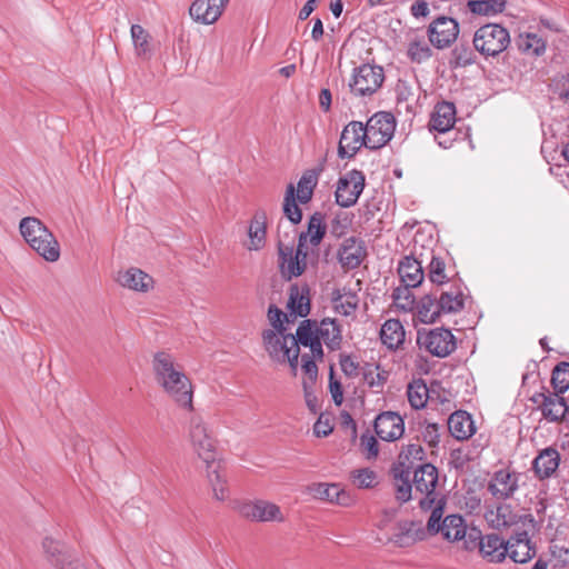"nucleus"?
<instances>
[{"instance_id":"1","label":"nucleus","mask_w":569,"mask_h":569,"mask_svg":"<svg viewBox=\"0 0 569 569\" xmlns=\"http://www.w3.org/2000/svg\"><path fill=\"white\" fill-rule=\"evenodd\" d=\"M152 371L157 385L180 408L193 410V385L183 366L167 351L153 355Z\"/></svg>"},{"instance_id":"2","label":"nucleus","mask_w":569,"mask_h":569,"mask_svg":"<svg viewBox=\"0 0 569 569\" xmlns=\"http://www.w3.org/2000/svg\"><path fill=\"white\" fill-rule=\"evenodd\" d=\"M297 336L299 342L309 347L312 356L320 360L323 358L322 343L335 351L340 349L342 342L341 328L337 320L330 318L319 323L311 320L302 321L297 329Z\"/></svg>"},{"instance_id":"3","label":"nucleus","mask_w":569,"mask_h":569,"mask_svg":"<svg viewBox=\"0 0 569 569\" xmlns=\"http://www.w3.org/2000/svg\"><path fill=\"white\" fill-rule=\"evenodd\" d=\"M19 230L26 242L46 261L54 262L60 258L59 242L38 218L21 219Z\"/></svg>"},{"instance_id":"4","label":"nucleus","mask_w":569,"mask_h":569,"mask_svg":"<svg viewBox=\"0 0 569 569\" xmlns=\"http://www.w3.org/2000/svg\"><path fill=\"white\" fill-rule=\"evenodd\" d=\"M262 345L269 357L279 363L288 362L296 370L299 362L298 336L280 329H264Z\"/></svg>"},{"instance_id":"5","label":"nucleus","mask_w":569,"mask_h":569,"mask_svg":"<svg viewBox=\"0 0 569 569\" xmlns=\"http://www.w3.org/2000/svg\"><path fill=\"white\" fill-rule=\"evenodd\" d=\"M188 441L192 452L204 466H213L220 460L217 449V441L201 416L194 415L189 420Z\"/></svg>"},{"instance_id":"6","label":"nucleus","mask_w":569,"mask_h":569,"mask_svg":"<svg viewBox=\"0 0 569 569\" xmlns=\"http://www.w3.org/2000/svg\"><path fill=\"white\" fill-rule=\"evenodd\" d=\"M431 510L427 522L428 533L441 532L442 537L451 542L468 539L469 531H467L465 519L460 515H449L441 521L443 515L441 500Z\"/></svg>"},{"instance_id":"7","label":"nucleus","mask_w":569,"mask_h":569,"mask_svg":"<svg viewBox=\"0 0 569 569\" xmlns=\"http://www.w3.org/2000/svg\"><path fill=\"white\" fill-rule=\"evenodd\" d=\"M319 253L297 247L279 244V269L283 278L291 280L301 276L308 263L315 264Z\"/></svg>"},{"instance_id":"8","label":"nucleus","mask_w":569,"mask_h":569,"mask_svg":"<svg viewBox=\"0 0 569 569\" xmlns=\"http://www.w3.org/2000/svg\"><path fill=\"white\" fill-rule=\"evenodd\" d=\"M413 488L416 493L423 495L419 500L422 510H431L440 499H437L438 469L431 463L420 465L413 472Z\"/></svg>"},{"instance_id":"9","label":"nucleus","mask_w":569,"mask_h":569,"mask_svg":"<svg viewBox=\"0 0 569 569\" xmlns=\"http://www.w3.org/2000/svg\"><path fill=\"white\" fill-rule=\"evenodd\" d=\"M367 133V148L380 149L393 137L396 119L390 112L379 111L370 117L365 124Z\"/></svg>"},{"instance_id":"10","label":"nucleus","mask_w":569,"mask_h":569,"mask_svg":"<svg viewBox=\"0 0 569 569\" xmlns=\"http://www.w3.org/2000/svg\"><path fill=\"white\" fill-rule=\"evenodd\" d=\"M383 80L385 72L381 67L365 63L355 68L349 87L355 96H371L382 86Z\"/></svg>"},{"instance_id":"11","label":"nucleus","mask_w":569,"mask_h":569,"mask_svg":"<svg viewBox=\"0 0 569 569\" xmlns=\"http://www.w3.org/2000/svg\"><path fill=\"white\" fill-rule=\"evenodd\" d=\"M417 342L435 357L445 358L456 349L452 332L445 328H435L426 332H418Z\"/></svg>"},{"instance_id":"12","label":"nucleus","mask_w":569,"mask_h":569,"mask_svg":"<svg viewBox=\"0 0 569 569\" xmlns=\"http://www.w3.org/2000/svg\"><path fill=\"white\" fill-rule=\"evenodd\" d=\"M365 188V174L359 170L348 171L337 182L336 202L341 208H350L358 201Z\"/></svg>"},{"instance_id":"13","label":"nucleus","mask_w":569,"mask_h":569,"mask_svg":"<svg viewBox=\"0 0 569 569\" xmlns=\"http://www.w3.org/2000/svg\"><path fill=\"white\" fill-rule=\"evenodd\" d=\"M241 517L256 522H283L286 517L281 508L267 500H254L241 503L238 507Z\"/></svg>"},{"instance_id":"14","label":"nucleus","mask_w":569,"mask_h":569,"mask_svg":"<svg viewBox=\"0 0 569 569\" xmlns=\"http://www.w3.org/2000/svg\"><path fill=\"white\" fill-rule=\"evenodd\" d=\"M361 147L367 148V133L361 121H351L342 130L338 156L341 159L352 158Z\"/></svg>"},{"instance_id":"15","label":"nucleus","mask_w":569,"mask_h":569,"mask_svg":"<svg viewBox=\"0 0 569 569\" xmlns=\"http://www.w3.org/2000/svg\"><path fill=\"white\" fill-rule=\"evenodd\" d=\"M500 561L508 556L513 562L526 563L536 555V548L527 531H520L512 535L506 542H500Z\"/></svg>"},{"instance_id":"16","label":"nucleus","mask_w":569,"mask_h":569,"mask_svg":"<svg viewBox=\"0 0 569 569\" xmlns=\"http://www.w3.org/2000/svg\"><path fill=\"white\" fill-rule=\"evenodd\" d=\"M531 400L549 422L569 421V405L558 393H537Z\"/></svg>"},{"instance_id":"17","label":"nucleus","mask_w":569,"mask_h":569,"mask_svg":"<svg viewBox=\"0 0 569 569\" xmlns=\"http://www.w3.org/2000/svg\"><path fill=\"white\" fill-rule=\"evenodd\" d=\"M459 34V24L453 18L438 17L428 28L429 41L437 49L449 47Z\"/></svg>"},{"instance_id":"18","label":"nucleus","mask_w":569,"mask_h":569,"mask_svg":"<svg viewBox=\"0 0 569 569\" xmlns=\"http://www.w3.org/2000/svg\"><path fill=\"white\" fill-rule=\"evenodd\" d=\"M373 427L377 436L388 442L399 440L405 433V421L395 411H385L378 415Z\"/></svg>"},{"instance_id":"19","label":"nucleus","mask_w":569,"mask_h":569,"mask_svg":"<svg viewBox=\"0 0 569 569\" xmlns=\"http://www.w3.org/2000/svg\"><path fill=\"white\" fill-rule=\"evenodd\" d=\"M229 0H194L190 6V17L199 23L212 24L222 14Z\"/></svg>"},{"instance_id":"20","label":"nucleus","mask_w":569,"mask_h":569,"mask_svg":"<svg viewBox=\"0 0 569 569\" xmlns=\"http://www.w3.org/2000/svg\"><path fill=\"white\" fill-rule=\"evenodd\" d=\"M465 548L467 550H473L479 548V551L483 559L489 562H498V535L490 533L485 537L476 528H471L468 533V539L465 540Z\"/></svg>"},{"instance_id":"21","label":"nucleus","mask_w":569,"mask_h":569,"mask_svg":"<svg viewBox=\"0 0 569 569\" xmlns=\"http://www.w3.org/2000/svg\"><path fill=\"white\" fill-rule=\"evenodd\" d=\"M116 280L121 287L140 293L149 292L154 287L153 278L136 267L119 271Z\"/></svg>"},{"instance_id":"22","label":"nucleus","mask_w":569,"mask_h":569,"mask_svg":"<svg viewBox=\"0 0 569 569\" xmlns=\"http://www.w3.org/2000/svg\"><path fill=\"white\" fill-rule=\"evenodd\" d=\"M313 498L326 500L343 507L353 503V498L338 483H312L308 488Z\"/></svg>"},{"instance_id":"23","label":"nucleus","mask_w":569,"mask_h":569,"mask_svg":"<svg viewBox=\"0 0 569 569\" xmlns=\"http://www.w3.org/2000/svg\"><path fill=\"white\" fill-rule=\"evenodd\" d=\"M560 465V452L555 447H547L538 452L532 461V470L539 480L553 477Z\"/></svg>"},{"instance_id":"24","label":"nucleus","mask_w":569,"mask_h":569,"mask_svg":"<svg viewBox=\"0 0 569 569\" xmlns=\"http://www.w3.org/2000/svg\"><path fill=\"white\" fill-rule=\"evenodd\" d=\"M327 231V226L320 213H315L308 221L307 231L301 232L298 239L299 248L318 253V246L322 241Z\"/></svg>"},{"instance_id":"25","label":"nucleus","mask_w":569,"mask_h":569,"mask_svg":"<svg viewBox=\"0 0 569 569\" xmlns=\"http://www.w3.org/2000/svg\"><path fill=\"white\" fill-rule=\"evenodd\" d=\"M366 256L367 251L363 241L355 237L345 239L338 251L339 262L346 269L358 268Z\"/></svg>"},{"instance_id":"26","label":"nucleus","mask_w":569,"mask_h":569,"mask_svg":"<svg viewBox=\"0 0 569 569\" xmlns=\"http://www.w3.org/2000/svg\"><path fill=\"white\" fill-rule=\"evenodd\" d=\"M473 46L483 57H498V23L480 27L473 37Z\"/></svg>"},{"instance_id":"27","label":"nucleus","mask_w":569,"mask_h":569,"mask_svg":"<svg viewBox=\"0 0 569 569\" xmlns=\"http://www.w3.org/2000/svg\"><path fill=\"white\" fill-rule=\"evenodd\" d=\"M456 122V107L452 102H440L435 107L429 121L430 131L449 132Z\"/></svg>"},{"instance_id":"28","label":"nucleus","mask_w":569,"mask_h":569,"mask_svg":"<svg viewBox=\"0 0 569 569\" xmlns=\"http://www.w3.org/2000/svg\"><path fill=\"white\" fill-rule=\"evenodd\" d=\"M213 466L206 467V476L212 489L214 499L226 501L229 498L230 491L227 480V472L223 469L221 461H214Z\"/></svg>"},{"instance_id":"29","label":"nucleus","mask_w":569,"mask_h":569,"mask_svg":"<svg viewBox=\"0 0 569 569\" xmlns=\"http://www.w3.org/2000/svg\"><path fill=\"white\" fill-rule=\"evenodd\" d=\"M398 273L403 286L416 288L421 284L425 277L422 261L412 256H406L398 264Z\"/></svg>"},{"instance_id":"30","label":"nucleus","mask_w":569,"mask_h":569,"mask_svg":"<svg viewBox=\"0 0 569 569\" xmlns=\"http://www.w3.org/2000/svg\"><path fill=\"white\" fill-rule=\"evenodd\" d=\"M331 302L335 311L341 316H352L359 306V296L348 288H338L331 292Z\"/></svg>"},{"instance_id":"31","label":"nucleus","mask_w":569,"mask_h":569,"mask_svg":"<svg viewBox=\"0 0 569 569\" xmlns=\"http://www.w3.org/2000/svg\"><path fill=\"white\" fill-rule=\"evenodd\" d=\"M448 430L458 440H466L476 431L471 416L461 410L450 415L448 418Z\"/></svg>"},{"instance_id":"32","label":"nucleus","mask_w":569,"mask_h":569,"mask_svg":"<svg viewBox=\"0 0 569 569\" xmlns=\"http://www.w3.org/2000/svg\"><path fill=\"white\" fill-rule=\"evenodd\" d=\"M266 213L262 211L253 216L248 229L249 241L244 244L248 250L259 251L266 246Z\"/></svg>"},{"instance_id":"33","label":"nucleus","mask_w":569,"mask_h":569,"mask_svg":"<svg viewBox=\"0 0 569 569\" xmlns=\"http://www.w3.org/2000/svg\"><path fill=\"white\" fill-rule=\"evenodd\" d=\"M405 329L398 319H388L380 329V340L389 350H397L405 342Z\"/></svg>"},{"instance_id":"34","label":"nucleus","mask_w":569,"mask_h":569,"mask_svg":"<svg viewBox=\"0 0 569 569\" xmlns=\"http://www.w3.org/2000/svg\"><path fill=\"white\" fill-rule=\"evenodd\" d=\"M442 315L457 313L463 308L465 295L460 286L451 284L438 297Z\"/></svg>"},{"instance_id":"35","label":"nucleus","mask_w":569,"mask_h":569,"mask_svg":"<svg viewBox=\"0 0 569 569\" xmlns=\"http://www.w3.org/2000/svg\"><path fill=\"white\" fill-rule=\"evenodd\" d=\"M427 528L425 529L420 522H405L399 527V532L395 535V542L399 546H409L427 537Z\"/></svg>"},{"instance_id":"36","label":"nucleus","mask_w":569,"mask_h":569,"mask_svg":"<svg viewBox=\"0 0 569 569\" xmlns=\"http://www.w3.org/2000/svg\"><path fill=\"white\" fill-rule=\"evenodd\" d=\"M419 319L425 323H431L442 315L438 297L430 295L422 297L416 306Z\"/></svg>"},{"instance_id":"37","label":"nucleus","mask_w":569,"mask_h":569,"mask_svg":"<svg viewBox=\"0 0 569 569\" xmlns=\"http://www.w3.org/2000/svg\"><path fill=\"white\" fill-rule=\"evenodd\" d=\"M43 551L51 565H53L57 569L70 558V550L67 549L61 542L47 537L42 541Z\"/></svg>"},{"instance_id":"38","label":"nucleus","mask_w":569,"mask_h":569,"mask_svg":"<svg viewBox=\"0 0 569 569\" xmlns=\"http://www.w3.org/2000/svg\"><path fill=\"white\" fill-rule=\"evenodd\" d=\"M517 47L522 53L540 57L546 52L547 42L536 33H521L517 39Z\"/></svg>"},{"instance_id":"39","label":"nucleus","mask_w":569,"mask_h":569,"mask_svg":"<svg viewBox=\"0 0 569 569\" xmlns=\"http://www.w3.org/2000/svg\"><path fill=\"white\" fill-rule=\"evenodd\" d=\"M309 290H300L297 286L291 287L288 307L292 313L306 317L310 311Z\"/></svg>"},{"instance_id":"40","label":"nucleus","mask_w":569,"mask_h":569,"mask_svg":"<svg viewBox=\"0 0 569 569\" xmlns=\"http://www.w3.org/2000/svg\"><path fill=\"white\" fill-rule=\"evenodd\" d=\"M396 499L403 503L412 498V485L409 470L395 471Z\"/></svg>"},{"instance_id":"41","label":"nucleus","mask_w":569,"mask_h":569,"mask_svg":"<svg viewBox=\"0 0 569 569\" xmlns=\"http://www.w3.org/2000/svg\"><path fill=\"white\" fill-rule=\"evenodd\" d=\"M407 396L413 409H421L428 401V387L422 380H415L409 383Z\"/></svg>"},{"instance_id":"42","label":"nucleus","mask_w":569,"mask_h":569,"mask_svg":"<svg viewBox=\"0 0 569 569\" xmlns=\"http://www.w3.org/2000/svg\"><path fill=\"white\" fill-rule=\"evenodd\" d=\"M387 379L388 372L382 370L379 366H368L363 372L365 382L373 389L375 392L382 390Z\"/></svg>"},{"instance_id":"43","label":"nucleus","mask_w":569,"mask_h":569,"mask_svg":"<svg viewBox=\"0 0 569 569\" xmlns=\"http://www.w3.org/2000/svg\"><path fill=\"white\" fill-rule=\"evenodd\" d=\"M317 173L316 172H306L302 174L300 180L298 181L297 188V198L301 203H307L311 197L315 187L317 186Z\"/></svg>"},{"instance_id":"44","label":"nucleus","mask_w":569,"mask_h":569,"mask_svg":"<svg viewBox=\"0 0 569 569\" xmlns=\"http://www.w3.org/2000/svg\"><path fill=\"white\" fill-rule=\"evenodd\" d=\"M551 385L555 393L561 395L569 389V362H560L552 370Z\"/></svg>"},{"instance_id":"45","label":"nucleus","mask_w":569,"mask_h":569,"mask_svg":"<svg viewBox=\"0 0 569 569\" xmlns=\"http://www.w3.org/2000/svg\"><path fill=\"white\" fill-rule=\"evenodd\" d=\"M520 475L515 471L500 470V498L507 499L513 497L519 488Z\"/></svg>"},{"instance_id":"46","label":"nucleus","mask_w":569,"mask_h":569,"mask_svg":"<svg viewBox=\"0 0 569 569\" xmlns=\"http://www.w3.org/2000/svg\"><path fill=\"white\" fill-rule=\"evenodd\" d=\"M425 459V450L419 443H409L405 446L399 455V462L406 466L407 469L413 467L416 461H422Z\"/></svg>"},{"instance_id":"47","label":"nucleus","mask_w":569,"mask_h":569,"mask_svg":"<svg viewBox=\"0 0 569 569\" xmlns=\"http://www.w3.org/2000/svg\"><path fill=\"white\" fill-rule=\"evenodd\" d=\"M468 10L480 17H492L498 12V0H468Z\"/></svg>"},{"instance_id":"48","label":"nucleus","mask_w":569,"mask_h":569,"mask_svg":"<svg viewBox=\"0 0 569 569\" xmlns=\"http://www.w3.org/2000/svg\"><path fill=\"white\" fill-rule=\"evenodd\" d=\"M283 212L286 217L292 222L298 223L301 221L302 213L295 199V188L292 184H289L287 188L284 202H283Z\"/></svg>"},{"instance_id":"49","label":"nucleus","mask_w":569,"mask_h":569,"mask_svg":"<svg viewBox=\"0 0 569 569\" xmlns=\"http://www.w3.org/2000/svg\"><path fill=\"white\" fill-rule=\"evenodd\" d=\"M131 38L138 56L149 51V33L140 24L131 26Z\"/></svg>"},{"instance_id":"50","label":"nucleus","mask_w":569,"mask_h":569,"mask_svg":"<svg viewBox=\"0 0 569 569\" xmlns=\"http://www.w3.org/2000/svg\"><path fill=\"white\" fill-rule=\"evenodd\" d=\"M410 288L411 287L406 286L403 288H397L392 293L395 305L405 311H411L416 306L415 297Z\"/></svg>"},{"instance_id":"51","label":"nucleus","mask_w":569,"mask_h":569,"mask_svg":"<svg viewBox=\"0 0 569 569\" xmlns=\"http://www.w3.org/2000/svg\"><path fill=\"white\" fill-rule=\"evenodd\" d=\"M550 89L560 100L569 102V73L553 77L550 82Z\"/></svg>"},{"instance_id":"52","label":"nucleus","mask_w":569,"mask_h":569,"mask_svg":"<svg viewBox=\"0 0 569 569\" xmlns=\"http://www.w3.org/2000/svg\"><path fill=\"white\" fill-rule=\"evenodd\" d=\"M407 53L411 61L421 63L431 57V49L425 41H413L409 43Z\"/></svg>"},{"instance_id":"53","label":"nucleus","mask_w":569,"mask_h":569,"mask_svg":"<svg viewBox=\"0 0 569 569\" xmlns=\"http://www.w3.org/2000/svg\"><path fill=\"white\" fill-rule=\"evenodd\" d=\"M360 449L365 455L366 459L373 460L379 453V443L373 435L369 431L365 432L360 437Z\"/></svg>"},{"instance_id":"54","label":"nucleus","mask_w":569,"mask_h":569,"mask_svg":"<svg viewBox=\"0 0 569 569\" xmlns=\"http://www.w3.org/2000/svg\"><path fill=\"white\" fill-rule=\"evenodd\" d=\"M445 261L441 258L432 256L428 272V277L432 283L443 284L446 282L447 276L445 273Z\"/></svg>"},{"instance_id":"55","label":"nucleus","mask_w":569,"mask_h":569,"mask_svg":"<svg viewBox=\"0 0 569 569\" xmlns=\"http://www.w3.org/2000/svg\"><path fill=\"white\" fill-rule=\"evenodd\" d=\"M352 479L358 488H372L377 483V473L369 469H358L352 472Z\"/></svg>"},{"instance_id":"56","label":"nucleus","mask_w":569,"mask_h":569,"mask_svg":"<svg viewBox=\"0 0 569 569\" xmlns=\"http://www.w3.org/2000/svg\"><path fill=\"white\" fill-rule=\"evenodd\" d=\"M420 436L430 447H436L440 441L439 427L437 423H426L421 427Z\"/></svg>"},{"instance_id":"57","label":"nucleus","mask_w":569,"mask_h":569,"mask_svg":"<svg viewBox=\"0 0 569 569\" xmlns=\"http://www.w3.org/2000/svg\"><path fill=\"white\" fill-rule=\"evenodd\" d=\"M268 320L271 325L270 329L287 330L284 327V321H287V315L274 305L269 306Z\"/></svg>"},{"instance_id":"58","label":"nucleus","mask_w":569,"mask_h":569,"mask_svg":"<svg viewBox=\"0 0 569 569\" xmlns=\"http://www.w3.org/2000/svg\"><path fill=\"white\" fill-rule=\"evenodd\" d=\"M329 390H330L333 402L337 406H340L343 401L342 387H341V383L335 379L332 369L330 371V378H329Z\"/></svg>"},{"instance_id":"59","label":"nucleus","mask_w":569,"mask_h":569,"mask_svg":"<svg viewBox=\"0 0 569 569\" xmlns=\"http://www.w3.org/2000/svg\"><path fill=\"white\" fill-rule=\"evenodd\" d=\"M315 357L311 355H303L301 358L302 370L309 377L310 380H315L318 375V367L315 361Z\"/></svg>"},{"instance_id":"60","label":"nucleus","mask_w":569,"mask_h":569,"mask_svg":"<svg viewBox=\"0 0 569 569\" xmlns=\"http://www.w3.org/2000/svg\"><path fill=\"white\" fill-rule=\"evenodd\" d=\"M340 367H341V370L348 376V377H353V376H357L358 375V369H359V366L357 362H355L352 360L351 357L349 356H346V357H342L341 360H340Z\"/></svg>"},{"instance_id":"61","label":"nucleus","mask_w":569,"mask_h":569,"mask_svg":"<svg viewBox=\"0 0 569 569\" xmlns=\"http://www.w3.org/2000/svg\"><path fill=\"white\" fill-rule=\"evenodd\" d=\"M411 14L415 18L427 17L429 14V6L425 0L416 1L410 8Z\"/></svg>"},{"instance_id":"62","label":"nucleus","mask_w":569,"mask_h":569,"mask_svg":"<svg viewBox=\"0 0 569 569\" xmlns=\"http://www.w3.org/2000/svg\"><path fill=\"white\" fill-rule=\"evenodd\" d=\"M313 432L317 437H327L332 432V427L327 421L318 419L313 426Z\"/></svg>"},{"instance_id":"63","label":"nucleus","mask_w":569,"mask_h":569,"mask_svg":"<svg viewBox=\"0 0 569 569\" xmlns=\"http://www.w3.org/2000/svg\"><path fill=\"white\" fill-rule=\"evenodd\" d=\"M331 92L329 89H322L319 94V104L323 111H329L331 107Z\"/></svg>"},{"instance_id":"64","label":"nucleus","mask_w":569,"mask_h":569,"mask_svg":"<svg viewBox=\"0 0 569 569\" xmlns=\"http://www.w3.org/2000/svg\"><path fill=\"white\" fill-rule=\"evenodd\" d=\"M59 569H88L79 559H77L72 553L70 558L67 559Z\"/></svg>"}]
</instances>
